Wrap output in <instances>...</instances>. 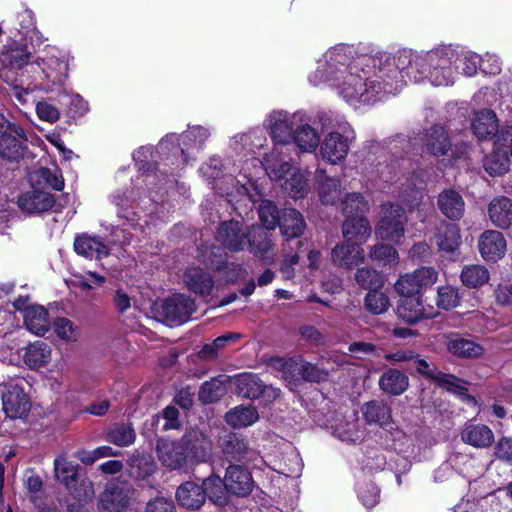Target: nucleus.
<instances>
[{
    "instance_id": "f03ea898",
    "label": "nucleus",
    "mask_w": 512,
    "mask_h": 512,
    "mask_svg": "<svg viewBox=\"0 0 512 512\" xmlns=\"http://www.w3.org/2000/svg\"><path fill=\"white\" fill-rule=\"evenodd\" d=\"M374 65L377 70L382 85L391 87L395 94L407 82H421L425 79L426 69L418 65L422 59V53H417L411 49H401L395 54L377 53L372 55Z\"/></svg>"
},
{
    "instance_id": "de8ad7c7",
    "label": "nucleus",
    "mask_w": 512,
    "mask_h": 512,
    "mask_svg": "<svg viewBox=\"0 0 512 512\" xmlns=\"http://www.w3.org/2000/svg\"><path fill=\"white\" fill-rule=\"evenodd\" d=\"M236 385L237 393L250 399L260 398L264 389L262 381L253 374H244L239 376Z\"/></svg>"
},
{
    "instance_id": "4be33fe9",
    "label": "nucleus",
    "mask_w": 512,
    "mask_h": 512,
    "mask_svg": "<svg viewBox=\"0 0 512 512\" xmlns=\"http://www.w3.org/2000/svg\"><path fill=\"white\" fill-rule=\"evenodd\" d=\"M427 151L433 156H444L451 149V142L445 129L440 125H434L426 130L421 138Z\"/></svg>"
},
{
    "instance_id": "20e7f679",
    "label": "nucleus",
    "mask_w": 512,
    "mask_h": 512,
    "mask_svg": "<svg viewBox=\"0 0 512 512\" xmlns=\"http://www.w3.org/2000/svg\"><path fill=\"white\" fill-rule=\"evenodd\" d=\"M459 56L458 47L439 46L431 51L423 52L418 65L426 69L425 79H428L432 85L448 86L454 83L455 64Z\"/></svg>"
},
{
    "instance_id": "6e6d98bb",
    "label": "nucleus",
    "mask_w": 512,
    "mask_h": 512,
    "mask_svg": "<svg viewBox=\"0 0 512 512\" xmlns=\"http://www.w3.org/2000/svg\"><path fill=\"white\" fill-rule=\"evenodd\" d=\"M460 56L455 64V69H461L466 76H474L478 69H481L482 57L471 51H465L458 47Z\"/></svg>"
},
{
    "instance_id": "39448f33",
    "label": "nucleus",
    "mask_w": 512,
    "mask_h": 512,
    "mask_svg": "<svg viewBox=\"0 0 512 512\" xmlns=\"http://www.w3.org/2000/svg\"><path fill=\"white\" fill-rule=\"evenodd\" d=\"M209 136L210 132L207 128L193 126L182 135L184 147L180 146L177 134H168L160 141L156 151L161 155H168L169 152H172L173 155H185V150L201 148Z\"/></svg>"
},
{
    "instance_id": "2eb2a0df",
    "label": "nucleus",
    "mask_w": 512,
    "mask_h": 512,
    "mask_svg": "<svg viewBox=\"0 0 512 512\" xmlns=\"http://www.w3.org/2000/svg\"><path fill=\"white\" fill-rule=\"evenodd\" d=\"M159 461L167 468L180 469L186 464L185 446L180 441L161 439L156 447Z\"/></svg>"
},
{
    "instance_id": "c85d7f7f",
    "label": "nucleus",
    "mask_w": 512,
    "mask_h": 512,
    "mask_svg": "<svg viewBox=\"0 0 512 512\" xmlns=\"http://www.w3.org/2000/svg\"><path fill=\"white\" fill-rule=\"evenodd\" d=\"M440 211L450 220H459L465 212L463 197L455 190H445L438 196Z\"/></svg>"
},
{
    "instance_id": "49530a36",
    "label": "nucleus",
    "mask_w": 512,
    "mask_h": 512,
    "mask_svg": "<svg viewBox=\"0 0 512 512\" xmlns=\"http://www.w3.org/2000/svg\"><path fill=\"white\" fill-rule=\"evenodd\" d=\"M20 332V329L14 328L11 333L7 336L0 335V361L8 365H14L19 360L18 353V342L16 340V334Z\"/></svg>"
},
{
    "instance_id": "1a4fd4ad",
    "label": "nucleus",
    "mask_w": 512,
    "mask_h": 512,
    "mask_svg": "<svg viewBox=\"0 0 512 512\" xmlns=\"http://www.w3.org/2000/svg\"><path fill=\"white\" fill-rule=\"evenodd\" d=\"M406 216L404 209L398 204L385 207L383 216L376 229V235L381 240L399 243L404 235Z\"/></svg>"
},
{
    "instance_id": "0eeeda50",
    "label": "nucleus",
    "mask_w": 512,
    "mask_h": 512,
    "mask_svg": "<svg viewBox=\"0 0 512 512\" xmlns=\"http://www.w3.org/2000/svg\"><path fill=\"white\" fill-rule=\"evenodd\" d=\"M156 314L159 319L168 325L181 324L189 318L195 310L194 301L182 294H175L156 305Z\"/></svg>"
},
{
    "instance_id": "dca6fc26",
    "label": "nucleus",
    "mask_w": 512,
    "mask_h": 512,
    "mask_svg": "<svg viewBox=\"0 0 512 512\" xmlns=\"http://www.w3.org/2000/svg\"><path fill=\"white\" fill-rule=\"evenodd\" d=\"M479 251L486 261L496 262L504 257L507 243L503 234L496 230H487L479 238Z\"/></svg>"
},
{
    "instance_id": "aec40b11",
    "label": "nucleus",
    "mask_w": 512,
    "mask_h": 512,
    "mask_svg": "<svg viewBox=\"0 0 512 512\" xmlns=\"http://www.w3.org/2000/svg\"><path fill=\"white\" fill-rule=\"evenodd\" d=\"M74 250L78 255L90 259H102L110 254V248L99 236L82 234L74 240Z\"/></svg>"
},
{
    "instance_id": "6ab92c4d",
    "label": "nucleus",
    "mask_w": 512,
    "mask_h": 512,
    "mask_svg": "<svg viewBox=\"0 0 512 512\" xmlns=\"http://www.w3.org/2000/svg\"><path fill=\"white\" fill-rule=\"evenodd\" d=\"M55 204L52 194L42 190H31L20 195L19 208L28 214H36L48 211Z\"/></svg>"
},
{
    "instance_id": "e2e57ef3",
    "label": "nucleus",
    "mask_w": 512,
    "mask_h": 512,
    "mask_svg": "<svg viewBox=\"0 0 512 512\" xmlns=\"http://www.w3.org/2000/svg\"><path fill=\"white\" fill-rule=\"evenodd\" d=\"M224 393L222 381L219 378H213L204 382L199 390V399L203 403H212L217 401Z\"/></svg>"
},
{
    "instance_id": "052dcab7",
    "label": "nucleus",
    "mask_w": 512,
    "mask_h": 512,
    "mask_svg": "<svg viewBox=\"0 0 512 512\" xmlns=\"http://www.w3.org/2000/svg\"><path fill=\"white\" fill-rule=\"evenodd\" d=\"M364 304L365 308L375 315L385 313L391 306L389 298L379 290L368 292L364 298Z\"/></svg>"
},
{
    "instance_id": "7c9ffc66",
    "label": "nucleus",
    "mask_w": 512,
    "mask_h": 512,
    "mask_svg": "<svg viewBox=\"0 0 512 512\" xmlns=\"http://www.w3.org/2000/svg\"><path fill=\"white\" fill-rule=\"evenodd\" d=\"M184 282L189 290L201 296L210 295L214 286L212 276L199 267L189 268L184 274Z\"/></svg>"
},
{
    "instance_id": "69168bd1",
    "label": "nucleus",
    "mask_w": 512,
    "mask_h": 512,
    "mask_svg": "<svg viewBox=\"0 0 512 512\" xmlns=\"http://www.w3.org/2000/svg\"><path fill=\"white\" fill-rule=\"evenodd\" d=\"M298 372L305 381L309 382H322L328 379L329 373L326 370L318 368L316 365L300 361L298 364Z\"/></svg>"
},
{
    "instance_id": "79ce46f5",
    "label": "nucleus",
    "mask_w": 512,
    "mask_h": 512,
    "mask_svg": "<svg viewBox=\"0 0 512 512\" xmlns=\"http://www.w3.org/2000/svg\"><path fill=\"white\" fill-rule=\"evenodd\" d=\"M447 348L451 354L462 358H477L484 351L482 346L475 341L459 336L450 338Z\"/></svg>"
},
{
    "instance_id": "cd10ccee",
    "label": "nucleus",
    "mask_w": 512,
    "mask_h": 512,
    "mask_svg": "<svg viewBox=\"0 0 512 512\" xmlns=\"http://www.w3.org/2000/svg\"><path fill=\"white\" fill-rule=\"evenodd\" d=\"M433 242L440 252L453 254L461 243L460 230L456 225L445 223L437 228Z\"/></svg>"
},
{
    "instance_id": "f704fd0d",
    "label": "nucleus",
    "mask_w": 512,
    "mask_h": 512,
    "mask_svg": "<svg viewBox=\"0 0 512 512\" xmlns=\"http://www.w3.org/2000/svg\"><path fill=\"white\" fill-rule=\"evenodd\" d=\"M397 306L399 318L408 324H415L423 318H429L431 315L425 313V309L418 297L404 296Z\"/></svg>"
},
{
    "instance_id": "a878e982",
    "label": "nucleus",
    "mask_w": 512,
    "mask_h": 512,
    "mask_svg": "<svg viewBox=\"0 0 512 512\" xmlns=\"http://www.w3.org/2000/svg\"><path fill=\"white\" fill-rule=\"evenodd\" d=\"M488 216L496 227L509 228L512 225V201L505 196L495 197L488 205Z\"/></svg>"
},
{
    "instance_id": "6e6552de",
    "label": "nucleus",
    "mask_w": 512,
    "mask_h": 512,
    "mask_svg": "<svg viewBox=\"0 0 512 512\" xmlns=\"http://www.w3.org/2000/svg\"><path fill=\"white\" fill-rule=\"evenodd\" d=\"M133 487L126 481L116 480L107 484L99 498L101 512H124L133 495Z\"/></svg>"
},
{
    "instance_id": "a19ab883",
    "label": "nucleus",
    "mask_w": 512,
    "mask_h": 512,
    "mask_svg": "<svg viewBox=\"0 0 512 512\" xmlns=\"http://www.w3.org/2000/svg\"><path fill=\"white\" fill-rule=\"evenodd\" d=\"M134 190L126 189L112 195V203L117 208V216L123 219L124 223L133 222L138 218L137 212L134 210Z\"/></svg>"
},
{
    "instance_id": "5701e85b",
    "label": "nucleus",
    "mask_w": 512,
    "mask_h": 512,
    "mask_svg": "<svg viewBox=\"0 0 512 512\" xmlns=\"http://www.w3.org/2000/svg\"><path fill=\"white\" fill-rule=\"evenodd\" d=\"M27 137L19 136L14 132H7L0 135V157L10 162H18L24 156Z\"/></svg>"
},
{
    "instance_id": "c03bdc74",
    "label": "nucleus",
    "mask_w": 512,
    "mask_h": 512,
    "mask_svg": "<svg viewBox=\"0 0 512 512\" xmlns=\"http://www.w3.org/2000/svg\"><path fill=\"white\" fill-rule=\"evenodd\" d=\"M462 440L474 447L484 448L492 444L494 435L486 425H470L462 432Z\"/></svg>"
},
{
    "instance_id": "8fccbe9b",
    "label": "nucleus",
    "mask_w": 512,
    "mask_h": 512,
    "mask_svg": "<svg viewBox=\"0 0 512 512\" xmlns=\"http://www.w3.org/2000/svg\"><path fill=\"white\" fill-rule=\"evenodd\" d=\"M356 283L363 289L373 291L380 290L384 286V276L375 269L369 267L359 268L355 273Z\"/></svg>"
},
{
    "instance_id": "a18cd8bd",
    "label": "nucleus",
    "mask_w": 512,
    "mask_h": 512,
    "mask_svg": "<svg viewBox=\"0 0 512 512\" xmlns=\"http://www.w3.org/2000/svg\"><path fill=\"white\" fill-rule=\"evenodd\" d=\"M460 278L466 287L478 288L489 281L490 273L483 265L471 264L463 267Z\"/></svg>"
},
{
    "instance_id": "774afa93",
    "label": "nucleus",
    "mask_w": 512,
    "mask_h": 512,
    "mask_svg": "<svg viewBox=\"0 0 512 512\" xmlns=\"http://www.w3.org/2000/svg\"><path fill=\"white\" fill-rule=\"evenodd\" d=\"M54 331L59 338L68 342H74L79 337L78 327L64 317L55 320Z\"/></svg>"
},
{
    "instance_id": "09e8293b",
    "label": "nucleus",
    "mask_w": 512,
    "mask_h": 512,
    "mask_svg": "<svg viewBox=\"0 0 512 512\" xmlns=\"http://www.w3.org/2000/svg\"><path fill=\"white\" fill-rule=\"evenodd\" d=\"M201 485L205 487L206 498L213 503L222 505L227 501L226 495L229 491L225 487V479L222 480L219 476L211 475L204 479Z\"/></svg>"
},
{
    "instance_id": "864d4df0",
    "label": "nucleus",
    "mask_w": 512,
    "mask_h": 512,
    "mask_svg": "<svg viewBox=\"0 0 512 512\" xmlns=\"http://www.w3.org/2000/svg\"><path fill=\"white\" fill-rule=\"evenodd\" d=\"M135 439L136 433L131 424H116L107 432V440L120 447L132 445Z\"/></svg>"
},
{
    "instance_id": "603ef678",
    "label": "nucleus",
    "mask_w": 512,
    "mask_h": 512,
    "mask_svg": "<svg viewBox=\"0 0 512 512\" xmlns=\"http://www.w3.org/2000/svg\"><path fill=\"white\" fill-rule=\"evenodd\" d=\"M55 475L58 481L63 483L66 488L77 482L78 466L68 461L64 456H58L54 460Z\"/></svg>"
},
{
    "instance_id": "ea45409f",
    "label": "nucleus",
    "mask_w": 512,
    "mask_h": 512,
    "mask_svg": "<svg viewBox=\"0 0 512 512\" xmlns=\"http://www.w3.org/2000/svg\"><path fill=\"white\" fill-rule=\"evenodd\" d=\"M342 230L343 235L347 240H356L359 241V243L364 242L371 233L369 222L364 215L360 214L346 217Z\"/></svg>"
},
{
    "instance_id": "7ed1b4c3",
    "label": "nucleus",
    "mask_w": 512,
    "mask_h": 512,
    "mask_svg": "<svg viewBox=\"0 0 512 512\" xmlns=\"http://www.w3.org/2000/svg\"><path fill=\"white\" fill-rule=\"evenodd\" d=\"M217 241L231 252L249 249L261 260L272 258V233L260 226L246 227L238 221H225L220 224L216 233Z\"/></svg>"
},
{
    "instance_id": "37998d69",
    "label": "nucleus",
    "mask_w": 512,
    "mask_h": 512,
    "mask_svg": "<svg viewBox=\"0 0 512 512\" xmlns=\"http://www.w3.org/2000/svg\"><path fill=\"white\" fill-rule=\"evenodd\" d=\"M259 419L257 410L251 405H240L225 415L226 422L234 428H243L254 424Z\"/></svg>"
},
{
    "instance_id": "0e129e2a",
    "label": "nucleus",
    "mask_w": 512,
    "mask_h": 512,
    "mask_svg": "<svg viewBox=\"0 0 512 512\" xmlns=\"http://www.w3.org/2000/svg\"><path fill=\"white\" fill-rule=\"evenodd\" d=\"M70 494L78 501L89 502L95 497L93 483L88 478L77 479V482L67 488Z\"/></svg>"
},
{
    "instance_id": "2f4dec72",
    "label": "nucleus",
    "mask_w": 512,
    "mask_h": 512,
    "mask_svg": "<svg viewBox=\"0 0 512 512\" xmlns=\"http://www.w3.org/2000/svg\"><path fill=\"white\" fill-rule=\"evenodd\" d=\"M23 319L27 330L35 335L43 336L49 330L48 312L43 306L28 305L24 310Z\"/></svg>"
},
{
    "instance_id": "13d9d810",
    "label": "nucleus",
    "mask_w": 512,
    "mask_h": 512,
    "mask_svg": "<svg viewBox=\"0 0 512 512\" xmlns=\"http://www.w3.org/2000/svg\"><path fill=\"white\" fill-rule=\"evenodd\" d=\"M370 259L380 265H395L399 261V255L396 249L390 245L376 244L370 250Z\"/></svg>"
},
{
    "instance_id": "72a5a7b5",
    "label": "nucleus",
    "mask_w": 512,
    "mask_h": 512,
    "mask_svg": "<svg viewBox=\"0 0 512 512\" xmlns=\"http://www.w3.org/2000/svg\"><path fill=\"white\" fill-rule=\"evenodd\" d=\"M52 357L51 346L45 341L31 343L23 355L24 363L31 369H38L46 366Z\"/></svg>"
},
{
    "instance_id": "58836bf2",
    "label": "nucleus",
    "mask_w": 512,
    "mask_h": 512,
    "mask_svg": "<svg viewBox=\"0 0 512 512\" xmlns=\"http://www.w3.org/2000/svg\"><path fill=\"white\" fill-rule=\"evenodd\" d=\"M495 146L493 153L484 158L483 167L489 175L500 176L508 171L510 159L506 146L499 145L498 139Z\"/></svg>"
},
{
    "instance_id": "9d476101",
    "label": "nucleus",
    "mask_w": 512,
    "mask_h": 512,
    "mask_svg": "<svg viewBox=\"0 0 512 512\" xmlns=\"http://www.w3.org/2000/svg\"><path fill=\"white\" fill-rule=\"evenodd\" d=\"M438 279V271L432 267H421L406 273L396 281L395 290L402 296H414L431 287Z\"/></svg>"
},
{
    "instance_id": "338daca9",
    "label": "nucleus",
    "mask_w": 512,
    "mask_h": 512,
    "mask_svg": "<svg viewBox=\"0 0 512 512\" xmlns=\"http://www.w3.org/2000/svg\"><path fill=\"white\" fill-rule=\"evenodd\" d=\"M226 194L228 196H246L253 203L259 201L262 197L258 187L251 179H248L245 183H240V181L237 180L236 184L233 186V190L226 191Z\"/></svg>"
},
{
    "instance_id": "423d86ee",
    "label": "nucleus",
    "mask_w": 512,
    "mask_h": 512,
    "mask_svg": "<svg viewBox=\"0 0 512 512\" xmlns=\"http://www.w3.org/2000/svg\"><path fill=\"white\" fill-rule=\"evenodd\" d=\"M305 113L289 114L286 111H273L266 119L270 135L276 144L287 145L292 143V136L296 127L304 122Z\"/></svg>"
},
{
    "instance_id": "bf43d9fd",
    "label": "nucleus",
    "mask_w": 512,
    "mask_h": 512,
    "mask_svg": "<svg viewBox=\"0 0 512 512\" xmlns=\"http://www.w3.org/2000/svg\"><path fill=\"white\" fill-rule=\"evenodd\" d=\"M341 204L346 217L355 216L357 214L364 215L369 209L368 203L359 193L346 194Z\"/></svg>"
},
{
    "instance_id": "f8f14e48",
    "label": "nucleus",
    "mask_w": 512,
    "mask_h": 512,
    "mask_svg": "<svg viewBox=\"0 0 512 512\" xmlns=\"http://www.w3.org/2000/svg\"><path fill=\"white\" fill-rule=\"evenodd\" d=\"M413 366L416 371L428 379L434 380L439 386L446 388L457 394H465L467 389L463 386V381L451 374L441 372L432 362L420 358L417 354L413 360Z\"/></svg>"
},
{
    "instance_id": "412c9836",
    "label": "nucleus",
    "mask_w": 512,
    "mask_h": 512,
    "mask_svg": "<svg viewBox=\"0 0 512 512\" xmlns=\"http://www.w3.org/2000/svg\"><path fill=\"white\" fill-rule=\"evenodd\" d=\"M176 500L186 509L197 510L206 501L205 487L195 481H186L177 488Z\"/></svg>"
},
{
    "instance_id": "473e14b6",
    "label": "nucleus",
    "mask_w": 512,
    "mask_h": 512,
    "mask_svg": "<svg viewBox=\"0 0 512 512\" xmlns=\"http://www.w3.org/2000/svg\"><path fill=\"white\" fill-rule=\"evenodd\" d=\"M307 119L305 114L304 122H301L294 131L292 143H295L302 152L312 153L317 149L320 137L318 132L307 123Z\"/></svg>"
},
{
    "instance_id": "680f3d73",
    "label": "nucleus",
    "mask_w": 512,
    "mask_h": 512,
    "mask_svg": "<svg viewBox=\"0 0 512 512\" xmlns=\"http://www.w3.org/2000/svg\"><path fill=\"white\" fill-rule=\"evenodd\" d=\"M341 192V183L336 178L326 177L320 185V198L324 204H335Z\"/></svg>"
},
{
    "instance_id": "ddd939ff",
    "label": "nucleus",
    "mask_w": 512,
    "mask_h": 512,
    "mask_svg": "<svg viewBox=\"0 0 512 512\" xmlns=\"http://www.w3.org/2000/svg\"><path fill=\"white\" fill-rule=\"evenodd\" d=\"M3 411L11 419L25 417L31 408V402L24 389L19 385L6 387L2 393Z\"/></svg>"
},
{
    "instance_id": "4d7b16f0",
    "label": "nucleus",
    "mask_w": 512,
    "mask_h": 512,
    "mask_svg": "<svg viewBox=\"0 0 512 512\" xmlns=\"http://www.w3.org/2000/svg\"><path fill=\"white\" fill-rule=\"evenodd\" d=\"M258 214L260 221L264 225L263 229L267 232L275 229L281 217V214L279 213L276 205L269 200H264L261 202L258 209Z\"/></svg>"
},
{
    "instance_id": "4468645a",
    "label": "nucleus",
    "mask_w": 512,
    "mask_h": 512,
    "mask_svg": "<svg viewBox=\"0 0 512 512\" xmlns=\"http://www.w3.org/2000/svg\"><path fill=\"white\" fill-rule=\"evenodd\" d=\"M331 259L337 266L352 269L364 262L365 253L358 243L347 240L332 249Z\"/></svg>"
},
{
    "instance_id": "e433bc0d",
    "label": "nucleus",
    "mask_w": 512,
    "mask_h": 512,
    "mask_svg": "<svg viewBox=\"0 0 512 512\" xmlns=\"http://www.w3.org/2000/svg\"><path fill=\"white\" fill-rule=\"evenodd\" d=\"M361 411L368 424H377L381 427L391 422V409L383 401L373 400L362 405Z\"/></svg>"
},
{
    "instance_id": "a211bd4d",
    "label": "nucleus",
    "mask_w": 512,
    "mask_h": 512,
    "mask_svg": "<svg viewBox=\"0 0 512 512\" xmlns=\"http://www.w3.org/2000/svg\"><path fill=\"white\" fill-rule=\"evenodd\" d=\"M185 446V454L198 462H204L211 451V441L202 432L191 430L180 439Z\"/></svg>"
},
{
    "instance_id": "f257e3e1",
    "label": "nucleus",
    "mask_w": 512,
    "mask_h": 512,
    "mask_svg": "<svg viewBox=\"0 0 512 512\" xmlns=\"http://www.w3.org/2000/svg\"><path fill=\"white\" fill-rule=\"evenodd\" d=\"M309 82L318 86L329 83L338 90L347 102L373 104L386 93H392L382 85L371 54L352 57V50L346 45H337L324 54V61L309 75Z\"/></svg>"
},
{
    "instance_id": "c756f323",
    "label": "nucleus",
    "mask_w": 512,
    "mask_h": 512,
    "mask_svg": "<svg viewBox=\"0 0 512 512\" xmlns=\"http://www.w3.org/2000/svg\"><path fill=\"white\" fill-rule=\"evenodd\" d=\"M474 135L480 140H486L496 135L498 124L496 115L489 109L478 111L471 123Z\"/></svg>"
},
{
    "instance_id": "b1692460",
    "label": "nucleus",
    "mask_w": 512,
    "mask_h": 512,
    "mask_svg": "<svg viewBox=\"0 0 512 512\" xmlns=\"http://www.w3.org/2000/svg\"><path fill=\"white\" fill-rule=\"evenodd\" d=\"M277 226L280 227L285 241L288 242L303 234L306 223L299 211L293 208H285L281 211V217Z\"/></svg>"
},
{
    "instance_id": "4c0bfd02",
    "label": "nucleus",
    "mask_w": 512,
    "mask_h": 512,
    "mask_svg": "<svg viewBox=\"0 0 512 512\" xmlns=\"http://www.w3.org/2000/svg\"><path fill=\"white\" fill-rule=\"evenodd\" d=\"M223 452L227 459L235 461L252 460L254 454L246 439L237 434L227 436L223 443Z\"/></svg>"
},
{
    "instance_id": "c9c22d12",
    "label": "nucleus",
    "mask_w": 512,
    "mask_h": 512,
    "mask_svg": "<svg viewBox=\"0 0 512 512\" xmlns=\"http://www.w3.org/2000/svg\"><path fill=\"white\" fill-rule=\"evenodd\" d=\"M380 389L390 395H401L409 387V378L397 369L386 370L379 379Z\"/></svg>"
},
{
    "instance_id": "9b49d317",
    "label": "nucleus",
    "mask_w": 512,
    "mask_h": 512,
    "mask_svg": "<svg viewBox=\"0 0 512 512\" xmlns=\"http://www.w3.org/2000/svg\"><path fill=\"white\" fill-rule=\"evenodd\" d=\"M353 138V131L346 126L343 127L342 133L338 131L328 133L320 146L322 159L331 164L342 162L349 152L350 142Z\"/></svg>"
},
{
    "instance_id": "bb28decb",
    "label": "nucleus",
    "mask_w": 512,
    "mask_h": 512,
    "mask_svg": "<svg viewBox=\"0 0 512 512\" xmlns=\"http://www.w3.org/2000/svg\"><path fill=\"white\" fill-rule=\"evenodd\" d=\"M264 168L270 179L281 184L296 167L292 166L288 161H285L282 158V151H279L278 148L275 147L270 154L266 155Z\"/></svg>"
},
{
    "instance_id": "393cba45",
    "label": "nucleus",
    "mask_w": 512,
    "mask_h": 512,
    "mask_svg": "<svg viewBox=\"0 0 512 512\" xmlns=\"http://www.w3.org/2000/svg\"><path fill=\"white\" fill-rule=\"evenodd\" d=\"M30 55L25 46L17 43L4 47L0 55V61L5 65L3 73L7 81L10 78L9 74L13 70L21 69L29 63Z\"/></svg>"
},
{
    "instance_id": "5fc2aeb1",
    "label": "nucleus",
    "mask_w": 512,
    "mask_h": 512,
    "mask_svg": "<svg viewBox=\"0 0 512 512\" xmlns=\"http://www.w3.org/2000/svg\"><path fill=\"white\" fill-rule=\"evenodd\" d=\"M281 186L292 198L302 197L307 191L305 173L296 167L289 177L281 183Z\"/></svg>"
},
{
    "instance_id": "3c124183",
    "label": "nucleus",
    "mask_w": 512,
    "mask_h": 512,
    "mask_svg": "<svg viewBox=\"0 0 512 512\" xmlns=\"http://www.w3.org/2000/svg\"><path fill=\"white\" fill-rule=\"evenodd\" d=\"M42 71L53 84H61L67 75V63L55 56L42 59Z\"/></svg>"
},
{
    "instance_id": "f3484780",
    "label": "nucleus",
    "mask_w": 512,
    "mask_h": 512,
    "mask_svg": "<svg viewBox=\"0 0 512 512\" xmlns=\"http://www.w3.org/2000/svg\"><path fill=\"white\" fill-rule=\"evenodd\" d=\"M225 487L237 496H247L252 492L253 479L250 472L240 465H230L226 470Z\"/></svg>"
}]
</instances>
